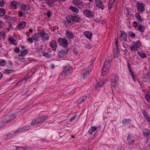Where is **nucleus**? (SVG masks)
Returning a JSON list of instances; mask_svg holds the SVG:
<instances>
[{
	"instance_id": "f257e3e1",
	"label": "nucleus",
	"mask_w": 150,
	"mask_h": 150,
	"mask_svg": "<svg viewBox=\"0 0 150 150\" xmlns=\"http://www.w3.org/2000/svg\"><path fill=\"white\" fill-rule=\"evenodd\" d=\"M110 60L105 61V62L104 68L103 69L102 73L101 74L104 76L106 74H107L108 71L110 68Z\"/></svg>"
},
{
	"instance_id": "f03ea898",
	"label": "nucleus",
	"mask_w": 150,
	"mask_h": 150,
	"mask_svg": "<svg viewBox=\"0 0 150 150\" xmlns=\"http://www.w3.org/2000/svg\"><path fill=\"white\" fill-rule=\"evenodd\" d=\"M57 42L59 45L65 48H67L68 45L67 40L65 38H59L57 39Z\"/></svg>"
},
{
	"instance_id": "7ed1b4c3",
	"label": "nucleus",
	"mask_w": 150,
	"mask_h": 150,
	"mask_svg": "<svg viewBox=\"0 0 150 150\" xmlns=\"http://www.w3.org/2000/svg\"><path fill=\"white\" fill-rule=\"evenodd\" d=\"M16 117V116L13 114H8L6 116L4 119L3 120L4 121L5 123L6 124L8 122H10L14 120Z\"/></svg>"
},
{
	"instance_id": "20e7f679",
	"label": "nucleus",
	"mask_w": 150,
	"mask_h": 150,
	"mask_svg": "<svg viewBox=\"0 0 150 150\" xmlns=\"http://www.w3.org/2000/svg\"><path fill=\"white\" fill-rule=\"evenodd\" d=\"M141 43L139 41H137L134 42L132 45L129 46V48L132 51H137L139 50V47Z\"/></svg>"
},
{
	"instance_id": "39448f33",
	"label": "nucleus",
	"mask_w": 150,
	"mask_h": 150,
	"mask_svg": "<svg viewBox=\"0 0 150 150\" xmlns=\"http://www.w3.org/2000/svg\"><path fill=\"white\" fill-rule=\"evenodd\" d=\"M83 13L87 17L89 18H93L94 17V14L91 11L87 9L83 10Z\"/></svg>"
},
{
	"instance_id": "423d86ee",
	"label": "nucleus",
	"mask_w": 150,
	"mask_h": 150,
	"mask_svg": "<svg viewBox=\"0 0 150 150\" xmlns=\"http://www.w3.org/2000/svg\"><path fill=\"white\" fill-rule=\"evenodd\" d=\"M136 7L137 11L142 13L145 10L144 4L143 3L137 2Z\"/></svg>"
},
{
	"instance_id": "0eeeda50",
	"label": "nucleus",
	"mask_w": 150,
	"mask_h": 150,
	"mask_svg": "<svg viewBox=\"0 0 150 150\" xmlns=\"http://www.w3.org/2000/svg\"><path fill=\"white\" fill-rule=\"evenodd\" d=\"M68 51V49L59 51L58 53V57L60 58H62L66 57Z\"/></svg>"
},
{
	"instance_id": "6e6552de",
	"label": "nucleus",
	"mask_w": 150,
	"mask_h": 150,
	"mask_svg": "<svg viewBox=\"0 0 150 150\" xmlns=\"http://www.w3.org/2000/svg\"><path fill=\"white\" fill-rule=\"evenodd\" d=\"M73 3L75 6L80 9L84 7L82 2L79 0H74Z\"/></svg>"
},
{
	"instance_id": "1a4fd4ad",
	"label": "nucleus",
	"mask_w": 150,
	"mask_h": 150,
	"mask_svg": "<svg viewBox=\"0 0 150 150\" xmlns=\"http://www.w3.org/2000/svg\"><path fill=\"white\" fill-rule=\"evenodd\" d=\"M134 139L132 135L129 134L127 137V141L129 144H133L134 143Z\"/></svg>"
},
{
	"instance_id": "9d476101",
	"label": "nucleus",
	"mask_w": 150,
	"mask_h": 150,
	"mask_svg": "<svg viewBox=\"0 0 150 150\" xmlns=\"http://www.w3.org/2000/svg\"><path fill=\"white\" fill-rule=\"evenodd\" d=\"M95 1L97 7H99L102 10L104 9L105 7L100 0H95Z\"/></svg>"
},
{
	"instance_id": "9b49d317",
	"label": "nucleus",
	"mask_w": 150,
	"mask_h": 150,
	"mask_svg": "<svg viewBox=\"0 0 150 150\" xmlns=\"http://www.w3.org/2000/svg\"><path fill=\"white\" fill-rule=\"evenodd\" d=\"M72 69L71 67H64L63 69V72L65 76H66L68 73H69Z\"/></svg>"
},
{
	"instance_id": "f8f14e48",
	"label": "nucleus",
	"mask_w": 150,
	"mask_h": 150,
	"mask_svg": "<svg viewBox=\"0 0 150 150\" xmlns=\"http://www.w3.org/2000/svg\"><path fill=\"white\" fill-rule=\"evenodd\" d=\"M66 34L68 38L70 39H72L74 37V34L68 30L66 31Z\"/></svg>"
},
{
	"instance_id": "ddd939ff",
	"label": "nucleus",
	"mask_w": 150,
	"mask_h": 150,
	"mask_svg": "<svg viewBox=\"0 0 150 150\" xmlns=\"http://www.w3.org/2000/svg\"><path fill=\"white\" fill-rule=\"evenodd\" d=\"M50 47H52L54 50H55L57 48V42L54 40L51 41L50 43Z\"/></svg>"
},
{
	"instance_id": "4468645a",
	"label": "nucleus",
	"mask_w": 150,
	"mask_h": 150,
	"mask_svg": "<svg viewBox=\"0 0 150 150\" xmlns=\"http://www.w3.org/2000/svg\"><path fill=\"white\" fill-rule=\"evenodd\" d=\"M67 21L71 23H73V16L71 15H67L66 17Z\"/></svg>"
},
{
	"instance_id": "2eb2a0df",
	"label": "nucleus",
	"mask_w": 150,
	"mask_h": 150,
	"mask_svg": "<svg viewBox=\"0 0 150 150\" xmlns=\"http://www.w3.org/2000/svg\"><path fill=\"white\" fill-rule=\"evenodd\" d=\"M121 33L120 37L122 40L123 41L125 42L127 40V38L125 32L123 30H121Z\"/></svg>"
},
{
	"instance_id": "dca6fc26",
	"label": "nucleus",
	"mask_w": 150,
	"mask_h": 150,
	"mask_svg": "<svg viewBox=\"0 0 150 150\" xmlns=\"http://www.w3.org/2000/svg\"><path fill=\"white\" fill-rule=\"evenodd\" d=\"M38 117L39 121L40 124L44 122L45 120H47L48 118L47 116H43Z\"/></svg>"
},
{
	"instance_id": "f3484780",
	"label": "nucleus",
	"mask_w": 150,
	"mask_h": 150,
	"mask_svg": "<svg viewBox=\"0 0 150 150\" xmlns=\"http://www.w3.org/2000/svg\"><path fill=\"white\" fill-rule=\"evenodd\" d=\"M97 129V127L95 126L91 127L88 132V133L90 135L92 134V133L95 131Z\"/></svg>"
},
{
	"instance_id": "a211bd4d",
	"label": "nucleus",
	"mask_w": 150,
	"mask_h": 150,
	"mask_svg": "<svg viewBox=\"0 0 150 150\" xmlns=\"http://www.w3.org/2000/svg\"><path fill=\"white\" fill-rule=\"evenodd\" d=\"M18 3L15 1H12L10 4V6L13 9H16L17 7Z\"/></svg>"
},
{
	"instance_id": "6ab92c4d",
	"label": "nucleus",
	"mask_w": 150,
	"mask_h": 150,
	"mask_svg": "<svg viewBox=\"0 0 150 150\" xmlns=\"http://www.w3.org/2000/svg\"><path fill=\"white\" fill-rule=\"evenodd\" d=\"M39 121L38 117H37L33 120L31 122V125H35L37 124H40Z\"/></svg>"
},
{
	"instance_id": "aec40b11",
	"label": "nucleus",
	"mask_w": 150,
	"mask_h": 150,
	"mask_svg": "<svg viewBox=\"0 0 150 150\" xmlns=\"http://www.w3.org/2000/svg\"><path fill=\"white\" fill-rule=\"evenodd\" d=\"M21 9L22 11H25L29 10L30 7L28 5H25V4H22L21 7Z\"/></svg>"
},
{
	"instance_id": "412c9836",
	"label": "nucleus",
	"mask_w": 150,
	"mask_h": 150,
	"mask_svg": "<svg viewBox=\"0 0 150 150\" xmlns=\"http://www.w3.org/2000/svg\"><path fill=\"white\" fill-rule=\"evenodd\" d=\"M84 34L86 38L90 40L91 39V36L92 35V33L91 32L88 31H86L84 33Z\"/></svg>"
},
{
	"instance_id": "4be33fe9",
	"label": "nucleus",
	"mask_w": 150,
	"mask_h": 150,
	"mask_svg": "<svg viewBox=\"0 0 150 150\" xmlns=\"http://www.w3.org/2000/svg\"><path fill=\"white\" fill-rule=\"evenodd\" d=\"M69 9L74 12L76 13H77L79 11V10L76 8L72 6H70L69 7Z\"/></svg>"
},
{
	"instance_id": "5701e85b",
	"label": "nucleus",
	"mask_w": 150,
	"mask_h": 150,
	"mask_svg": "<svg viewBox=\"0 0 150 150\" xmlns=\"http://www.w3.org/2000/svg\"><path fill=\"white\" fill-rule=\"evenodd\" d=\"M145 97L147 101L150 102V89L148 93L145 94Z\"/></svg>"
},
{
	"instance_id": "b1692460",
	"label": "nucleus",
	"mask_w": 150,
	"mask_h": 150,
	"mask_svg": "<svg viewBox=\"0 0 150 150\" xmlns=\"http://www.w3.org/2000/svg\"><path fill=\"white\" fill-rule=\"evenodd\" d=\"M144 135L146 137H148L150 134V131L147 129H145L143 130Z\"/></svg>"
},
{
	"instance_id": "393cba45",
	"label": "nucleus",
	"mask_w": 150,
	"mask_h": 150,
	"mask_svg": "<svg viewBox=\"0 0 150 150\" xmlns=\"http://www.w3.org/2000/svg\"><path fill=\"white\" fill-rule=\"evenodd\" d=\"M142 113L143 115L146 118L147 121H149L150 120V118L149 117L147 113L145 110H143V112Z\"/></svg>"
},
{
	"instance_id": "a878e982",
	"label": "nucleus",
	"mask_w": 150,
	"mask_h": 150,
	"mask_svg": "<svg viewBox=\"0 0 150 150\" xmlns=\"http://www.w3.org/2000/svg\"><path fill=\"white\" fill-rule=\"evenodd\" d=\"M26 25V22L24 21H22L19 24L18 26V28H23L25 27Z\"/></svg>"
},
{
	"instance_id": "bb28decb",
	"label": "nucleus",
	"mask_w": 150,
	"mask_h": 150,
	"mask_svg": "<svg viewBox=\"0 0 150 150\" xmlns=\"http://www.w3.org/2000/svg\"><path fill=\"white\" fill-rule=\"evenodd\" d=\"M8 40L13 45H16L17 44L16 40H15L13 37H10L8 38Z\"/></svg>"
},
{
	"instance_id": "cd10ccee",
	"label": "nucleus",
	"mask_w": 150,
	"mask_h": 150,
	"mask_svg": "<svg viewBox=\"0 0 150 150\" xmlns=\"http://www.w3.org/2000/svg\"><path fill=\"white\" fill-rule=\"evenodd\" d=\"M29 129V127H28V129H23V128H21V129H19L18 130H17L15 132H14L13 134H15L16 133H20L21 132H23Z\"/></svg>"
},
{
	"instance_id": "c85d7f7f",
	"label": "nucleus",
	"mask_w": 150,
	"mask_h": 150,
	"mask_svg": "<svg viewBox=\"0 0 150 150\" xmlns=\"http://www.w3.org/2000/svg\"><path fill=\"white\" fill-rule=\"evenodd\" d=\"M28 53V52L27 51L26 49L25 50H23L21 51V54L19 55V57L20 56H23L25 55H26Z\"/></svg>"
},
{
	"instance_id": "c756f323",
	"label": "nucleus",
	"mask_w": 150,
	"mask_h": 150,
	"mask_svg": "<svg viewBox=\"0 0 150 150\" xmlns=\"http://www.w3.org/2000/svg\"><path fill=\"white\" fill-rule=\"evenodd\" d=\"M114 1V0H110L108 5V9H109L112 8V6L113 5Z\"/></svg>"
},
{
	"instance_id": "7c9ffc66",
	"label": "nucleus",
	"mask_w": 150,
	"mask_h": 150,
	"mask_svg": "<svg viewBox=\"0 0 150 150\" xmlns=\"http://www.w3.org/2000/svg\"><path fill=\"white\" fill-rule=\"evenodd\" d=\"M144 26L141 24H140L139 27H138V30H139L141 33H143L144 32Z\"/></svg>"
},
{
	"instance_id": "2f4dec72",
	"label": "nucleus",
	"mask_w": 150,
	"mask_h": 150,
	"mask_svg": "<svg viewBox=\"0 0 150 150\" xmlns=\"http://www.w3.org/2000/svg\"><path fill=\"white\" fill-rule=\"evenodd\" d=\"M106 82H105V81H104L103 82L102 81L100 80L98 83L97 84V86H96V87L98 88L100 87L101 86H102L103 85L105 84Z\"/></svg>"
},
{
	"instance_id": "473e14b6",
	"label": "nucleus",
	"mask_w": 150,
	"mask_h": 150,
	"mask_svg": "<svg viewBox=\"0 0 150 150\" xmlns=\"http://www.w3.org/2000/svg\"><path fill=\"white\" fill-rule=\"evenodd\" d=\"M135 16L136 18L140 22H142L143 21L142 19L141 18V17L139 16V13H137L135 14Z\"/></svg>"
},
{
	"instance_id": "72a5a7b5",
	"label": "nucleus",
	"mask_w": 150,
	"mask_h": 150,
	"mask_svg": "<svg viewBox=\"0 0 150 150\" xmlns=\"http://www.w3.org/2000/svg\"><path fill=\"white\" fill-rule=\"evenodd\" d=\"M137 53L142 58H146L147 57L145 53H142L139 52H138Z\"/></svg>"
},
{
	"instance_id": "f704fd0d",
	"label": "nucleus",
	"mask_w": 150,
	"mask_h": 150,
	"mask_svg": "<svg viewBox=\"0 0 150 150\" xmlns=\"http://www.w3.org/2000/svg\"><path fill=\"white\" fill-rule=\"evenodd\" d=\"M6 64V62L4 59H0V66H4Z\"/></svg>"
},
{
	"instance_id": "c9c22d12",
	"label": "nucleus",
	"mask_w": 150,
	"mask_h": 150,
	"mask_svg": "<svg viewBox=\"0 0 150 150\" xmlns=\"http://www.w3.org/2000/svg\"><path fill=\"white\" fill-rule=\"evenodd\" d=\"M5 14V11L3 8H0V16H3Z\"/></svg>"
},
{
	"instance_id": "e433bc0d",
	"label": "nucleus",
	"mask_w": 150,
	"mask_h": 150,
	"mask_svg": "<svg viewBox=\"0 0 150 150\" xmlns=\"http://www.w3.org/2000/svg\"><path fill=\"white\" fill-rule=\"evenodd\" d=\"M45 32L44 31H41L40 32H38V34L39 35L41 38H43L44 35H45Z\"/></svg>"
},
{
	"instance_id": "4c0bfd02",
	"label": "nucleus",
	"mask_w": 150,
	"mask_h": 150,
	"mask_svg": "<svg viewBox=\"0 0 150 150\" xmlns=\"http://www.w3.org/2000/svg\"><path fill=\"white\" fill-rule=\"evenodd\" d=\"M130 121L131 120L129 119H125L123 120L122 122L123 124L125 125L129 123Z\"/></svg>"
},
{
	"instance_id": "58836bf2",
	"label": "nucleus",
	"mask_w": 150,
	"mask_h": 150,
	"mask_svg": "<svg viewBox=\"0 0 150 150\" xmlns=\"http://www.w3.org/2000/svg\"><path fill=\"white\" fill-rule=\"evenodd\" d=\"M50 36L48 34L45 33V35H44L43 38H42L43 40H48Z\"/></svg>"
},
{
	"instance_id": "ea45409f",
	"label": "nucleus",
	"mask_w": 150,
	"mask_h": 150,
	"mask_svg": "<svg viewBox=\"0 0 150 150\" xmlns=\"http://www.w3.org/2000/svg\"><path fill=\"white\" fill-rule=\"evenodd\" d=\"M116 50L115 52H114V56L115 57H118L119 54V48H116Z\"/></svg>"
},
{
	"instance_id": "a19ab883",
	"label": "nucleus",
	"mask_w": 150,
	"mask_h": 150,
	"mask_svg": "<svg viewBox=\"0 0 150 150\" xmlns=\"http://www.w3.org/2000/svg\"><path fill=\"white\" fill-rule=\"evenodd\" d=\"M73 23L74 21H76V22H79L80 21V18L79 17H78L77 16H73Z\"/></svg>"
},
{
	"instance_id": "79ce46f5",
	"label": "nucleus",
	"mask_w": 150,
	"mask_h": 150,
	"mask_svg": "<svg viewBox=\"0 0 150 150\" xmlns=\"http://www.w3.org/2000/svg\"><path fill=\"white\" fill-rule=\"evenodd\" d=\"M87 97L86 96H83L79 100V103L84 102L86 99Z\"/></svg>"
},
{
	"instance_id": "37998d69",
	"label": "nucleus",
	"mask_w": 150,
	"mask_h": 150,
	"mask_svg": "<svg viewBox=\"0 0 150 150\" xmlns=\"http://www.w3.org/2000/svg\"><path fill=\"white\" fill-rule=\"evenodd\" d=\"M45 1L46 2V4L49 6H50V7H51L52 6L53 3L52 2L50 1L49 0H45Z\"/></svg>"
},
{
	"instance_id": "c03bdc74",
	"label": "nucleus",
	"mask_w": 150,
	"mask_h": 150,
	"mask_svg": "<svg viewBox=\"0 0 150 150\" xmlns=\"http://www.w3.org/2000/svg\"><path fill=\"white\" fill-rule=\"evenodd\" d=\"M13 71L12 70H10L9 69H7L5 70L4 73L6 74H9L11 72H13Z\"/></svg>"
},
{
	"instance_id": "a18cd8bd",
	"label": "nucleus",
	"mask_w": 150,
	"mask_h": 150,
	"mask_svg": "<svg viewBox=\"0 0 150 150\" xmlns=\"http://www.w3.org/2000/svg\"><path fill=\"white\" fill-rule=\"evenodd\" d=\"M89 72L88 71H86L83 74V76L84 79L86 78L87 76L89 74Z\"/></svg>"
},
{
	"instance_id": "49530a36",
	"label": "nucleus",
	"mask_w": 150,
	"mask_h": 150,
	"mask_svg": "<svg viewBox=\"0 0 150 150\" xmlns=\"http://www.w3.org/2000/svg\"><path fill=\"white\" fill-rule=\"evenodd\" d=\"M128 35L130 37L134 38L135 37V35L134 33H133L132 31L129 32L128 33Z\"/></svg>"
},
{
	"instance_id": "de8ad7c7",
	"label": "nucleus",
	"mask_w": 150,
	"mask_h": 150,
	"mask_svg": "<svg viewBox=\"0 0 150 150\" xmlns=\"http://www.w3.org/2000/svg\"><path fill=\"white\" fill-rule=\"evenodd\" d=\"M122 50L123 51L124 54L126 55V54L127 53V49L125 48L124 46V48H123Z\"/></svg>"
},
{
	"instance_id": "09e8293b",
	"label": "nucleus",
	"mask_w": 150,
	"mask_h": 150,
	"mask_svg": "<svg viewBox=\"0 0 150 150\" xmlns=\"http://www.w3.org/2000/svg\"><path fill=\"white\" fill-rule=\"evenodd\" d=\"M16 150H26L25 149L21 146H18L16 147Z\"/></svg>"
},
{
	"instance_id": "8fccbe9b",
	"label": "nucleus",
	"mask_w": 150,
	"mask_h": 150,
	"mask_svg": "<svg viewBox=\"0 0 150 150\" xmlns=\"http://www.w3.org/2000/svg\"><path fill=\"white\" fill-rule=\"evenodd\" d=\"M5 35L4 32L1 31L0 32V38L1 36L2 38H4L5 37Z\"/></svg>"
},
{
	"instance_id": "3c124183",
	"label": "nucleus",
	"mask_w": 150,
	"mask_h": 150,
	"mask_svg": "<svg viewBox=\"0 0 150 150\" xmlns=\"http://www.w3.org/2000/svg\"><path fill=\"white\" fill-rule=\"evenodd\" d=\"M5 4L4 0H0V6L3 7Z\"/></svg>"
},
{
	"instance_id": "603ef678",
	"label": "nucleus",
	"mask_w": 150,
	"mask_h": 150,
	"mask_svg": "<svg viewBox=\"0 0 150 150\" xmlns=\"http://www.w3.org/2000/svg\"><path fill=\"white\" fill-rule=\"evenodd\" d=\"M6 123H5L4 121L2 119V122H0V128L3 127L4 125L6 124Z\"/></svg>"
},
{
	"instance_id": "864d4df0",
	"label": "nucleus",
	"mask_w": 150,
	"mask_h": 150,
	"mask_svg": "<svg viewBox=\"0 0 150 150\" xmlns=\"http://www.w3.org/2000/svg\"><path fill=\"white\" fill-rule=\"evenodd\" d=\"M18 14L19 17H21L23 16V14L22 11H21V10L18 11Z\"/></svg>"
},
{
	"instance_id": "5fc2aeb1",
	"label": "nucleus",
	"mask_w": 150,
	"mask_h": 150,
	"mask_svg": "<svg viewBox=\"0 0 150 150\" xmlns=\"http://www.w3.org/2000/svg\"><path fill=\"white\" fill-rule=\"evenodd\" d=\"M33 39L32 38H29L28 39V40L29 41L30 43L33 42Z\"/></svg>"
},
{
	"instance_id": "6e6d98bb",
	"label": "nucleus",
	"mask_w": 150,
	"mask_h": 150,
	"mask_svg": "<svg viewBox=\"0 0 150 150\" xmlns=\"http://www.w3.org/2000/svg\"><path fill=\"white\" fill-rule=\"evenodd\" d=\"M115 45H116V48H118V43L119 42L117 40V39H115Z\"/></svg>"
},
{
	"instance_id": "4d7b16f0",
	"label": "nucleus",
	"mask_w": 150,
	"mask_h": 150,
	"mask_svg": "<svg viewBox=\"0 0 150 150\" xmlns=\"http://www.w3.org/2000/svg\"><path fill=\"white\" fill-rule=\"evenodd\" d=\"M38 37L36 33L32 35V38H33V40L35 39L36 38Z\"/></svg>"
},
{
	"instance_id": "13d9d810",
	"label": "nucleus",
	"mask_w": 150,
	"mask_h": 150,
	"mask_svg": "<svg viewBox=\"0 0 150 150\" xmlns=\"http://www.w3.org/2000/svg\"><path fill=\"white\" fill-rule=\"evenodd\" d=\"M86 47L87 48H88V49H90L92 47V46L91 45L87 44L86 45Z\"/></svg>"
},
{
	"instance_id": "bf43d9fd",
	"label": "nucleus",
	"mask_w": 150,
	"mask_h": 150,
	"mask_svg": "<svg viewBox=\"0 0 150 150\" xmlns=\"http://www.w3.org/2000/svg\"><path fill=\"white\" fill-rule=\"evenodd\" d=\"M19 51V49L18 47H16L14 49V52L16 53H18Z\"/></svg>"
},
{
	"instance_id": "052dcab7",
	"label": "nucleus",
	"mask_w": 150,
	"mask_h": 150,
	"mask_svg": "<svg viewBox=\"0 0 150 150\" xmlns=\"http://www.w3.org/2000/svg\"><path fill=\"white\" fill-rule=\"evenodd\" d=\"M127 65L128 67V69L129 70V72H131V65H130V64L129 63H127Z\"/></svg>"
},
{
	"instance_id": "680f3d73",
	"label": "nucleus",
	"mask_w": 150,
	"mask_h": 150,
	"mask_svg": "<svg viewBox=\"0 0 150 150\" xmlns=\"http://www.w3.org/2000/svg\"><path fill=\"white\" fill-rule=\"evenodd\" d=\"M47 15L48 18H50L51 16V13L49 11H48Z\"/></svg>"
},
{
	"instance_id": "e2e57ef3",
	"label": "nucleus",
	"mask_w": 150,
	"mask_h": 150,
	"mask_svg": "<svg viewBox=\"0 0 150 150\" xmlns=\"http://www.w3.org/2000/svg\"><path fill=\"white\" fill-rule=\"evenodd\" d=\"M43 55L46 57H47L49 56V54L47 53L44 52L43 53Z\"/></svg>"
},
{
	"instance_id": "0e129e2a",
	"label": "nucleus",
	"mask_w": 150,
	"mask_h": 150,
	"mask_svg": "<svg viewBox=\"0 0 150 150\" xmlns=\"http://www.w3.org/2000/svg\"><path fill=\"white\" fill-rule=\"evenodd\" d=\"M76 115L72 117L70 119V121L71 122L72 121L74 120L76 117Z\"/></svg>"
},
{
	"instance_id": "69168bd1",
	"label": "nucleus",
	"mask_w": 150,
	"mask_h": 150,
	"mask_svg": "<svg viewBox=\"0 0 150 150\" xmlns=\"http://www.w3.org/2000/svg\"><path fill=\"white\" fill-rule=\"evenodd\" d=\"M133 23L135 24V25L134 26L135 28H136L138 26V25H137V23L136 22L134 21Z\"/></svg>"
},
{
	"instance_id": "338daca9",
	"label": "nucleus",
	"mask_w": 150,
	"mask_h": 150,
	"mask_svg": "<svg viewBox=\"0 0 150 150\" xmlns=\"http://www.w3.org/2000/svg\"><path fill=\"white\" fill-rule=\"evenodd\" d=\"M115 79V81H114V82H116L117 81H118V78L117 77H115V76H114V77Z\"/></svg>"
},
{
	"instance_id": "774afa93",
	"label": "nucleus",
	"mask_w": 150,
	"mask_h": 150,
	"mask_svg": "<svg viewBox=\"0 0 150 150\" xmlns=\"http://www.w3.org/2000/svg\"><path fill=\"white\" fill-rule=\"evenodd\" d=\"M29 32L30 33H32L33 32V30L32 29H30L29 30Z\"/></svg>"
}]
</instances>
